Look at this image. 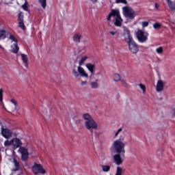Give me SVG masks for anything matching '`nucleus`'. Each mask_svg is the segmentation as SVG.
Segmentation results:
<instances>
[{"instance_id":"nucleus-44","label":"nucleus","mask_w":175,"mask_h":175,"mask_svg":"<svg viewBox=\"0 0 175 175\" xmlns=\"http://www.w3.org/2000/svg\"><path fill=\"white\" fill-rule=\"evenodd\" d=\"M90 1H91V2H96V1L98 0H90Z\"/></svg>"},{"instance_id":"nucleus-34","label":"nucleus","mask_w":175,"mask_h":175,"mask_svg":"<svg viewBox=\"0 0 175 175\" xmlns=\"http://www.w3.org/2000/svg\"><path fill=\"white\" fill-rule=\"evenodd\" d=\"M4 146L5 147H8V146H13V144H12V139L9 141V140H6L4 142Z\"/></svg>"},{"instance_id":"nucleus-1","label":"nucleus","mask_w":175,"mask_h":175,"mask_svg":"<svg viewBox=\"0 0 175 175\" xmlns=\"http://www.w3.org/2000/svg\"><path fill=\"white\" fill-rule=\"evenodd\" d=\"M88 59V56H82L78 61L79 66H77V68H72V73L75 79H77V77L79 76L81 77H85V79H88V73L83 67H81L83 65H84V64H85V61H87Z\"/></svg>"},{"instance_id":"nucleus-25","label":"nucleus","mask_w":175,"mask_h":175,"mask_svg":"<svg viewBox=\"0 0 175 175\" xmlns=\"http://www.w3.org/2000/svg\"><path fill=\"white\" fill-rule=\"evenodd\" d=\"M38 3L42 6V9H46V6H47V0H38Z\"/></svg>"},{"instance_id":"nucleus-4","label":"nucleus","mask_w":175,"mask_h":175,"mask_svg":"<svg viewBox=\"0 0 175 175\" xmlns=\"http://www.w3.org/2000/svg\"><path fill=\"white\" fill-rule=\"evenodd\" d=\"M123 16L127 20H135L137 16H139V12L135 11L132 8L126 5L122 8Z\"/></svg>"},{"instance_id":"nucleus-8","label":"nucleus","mask_w":175,"mask_h":175,"mask_svg":"<svg viewBox=\"0 0 175 175\" xmlns=\"http://www.w3.org/2000/svg\"><path fill=\"white\" fill-rule=\"evenodd\" d=\"M136 36L140 43H144L148 40V33L144 31L143 30H138Z\"/></svg>"},{"instance_id":"nucleus-42","label":"nucleus","mask_w":175,"mask_h":175,"mask_svg":"<svg viewBox=\"0 0 175 175\" xmlns=\"http://www.w3.org/2000/svg\"><path fill=\"white\" fill-rule=\"evenodd\" d=\"M2 90H0V102H2Z\"/></svg>"},{"instance_id":"nucleus-9","label":"nucleus","mask_w":175,"mask_h":175,"mask_svg":"<svg viewBox=\"0 0 175 175\" xmlns=\"http://www.w3.org/2000/svg\"><path fill=\"white\" fill-rule=\"evenodd\" d=\"M126 42L129 46V49L131 53L136 54L139 51V47L137 46V44H136V42H135V40H133V38Z\"/></svg>"},{"instance_id":"nucleus-18","label":"nucleus","mask_w":175,"mask_h":175,"mask_svg":"<svg viewBox=\"0 0 175 175\" xmlns=\"http://www.w3.org/2000/svg\"><path fill=\"white\" fill-rule=\"evenodd\" d=\"M10 110H11V111H16V110H18V108L17 107V102H16V100H11Z\"/></svg>"},{"instance_id":"nucleus-22","label":"nucleus","mask_w":175,"mask_h":175,"mask_svg":"<svg viewBox=\"0 0 175 175\" xmlns=\"http://www.w3.org/2000/svg\"><path fill=\"white\" fill-rule=\"evenodd\" d=\"M124 173H125V170L120 166H117L114 175H122Z\"/></svg>"},{"instance_id":"nucleus-5","label":"nucleus","mask_w":175,"mask_h":175,"mask_svg":"<svg viewBox=\"0 0 175 175\" xmlns=\"http://www.w3.org/2000/svg\"><path fill=\"white\" fill-rule=\"evenodd\" d=\"M10 51L13 53V54H18L20 50V47L18 46V40L17 38L14 37L13 35L10 36Z\"/></svg>"},{"instance_id":"nucleus-46","label":"nucleus","mask_w":175,"mask_h":175,"mask_svg":"<svg viewBox=\"0 0 175 175\" xmlns=\"http://www.w3.org/2000/svg\"><path fill=\"white\" fill-rule=\"evenodd\" d=\"M122 140H124V138H122Z\"/></svg>"},{"instance_id":"nucleus-7","label":"nucleus","mask_w":175,"mask_h":175,"mask_svg":"<svg viewBox=\"0 0 175 175\" xmlns=\"http://www.w3.org/2000/svg\"><path fill=\"white\" fill-rule=\"evenodd\" d=\"M32 172L34 174H46L47 172L43 167L42 164L35 163L32 166Z\"/></svg>"},{"instance_id":"nucleus-29","label":"nucleus","mask_w":175,"mask_h":175,"mask_svg":"<svg viewBox=\"0 0 175 175\" xmlns=\"http://www.w3.org/2000/svg\"><path fill=\"white\" fill-rule=\"evenodd\" d=\"M18 21H24V14L23 12H20L18 14Z\"/></svg>"},{"instance_id":"nucleus-3","label":"nucleus","mask_w":175,"mask_h":175,"mask_svg":"<svg viewBox=\"0 0 175 175\" xmlns=\"http://www.w3.org/2000/svg\"><path fill=\"white\" fill-rule=\"evenodd\" d=\"M82 118L85 121V128L88 129V131H94V129L98 128V123L92 118L90 114L83 113Z\"/></svg>"},{"instance_id":"nucleus-40","label":"nucleus","mask_w":175,"mask_h":175,"mask_svg":"<svg viewBox=\"0 0 175 175\" xmlns=\"http://www.w3.org/2000/svg\"><path fill=\"white\" fill-rule=\"evenodd\" d=\"M75 124H77V125H79V124H81V120L77 119L75 121Z\"/></svg>"},{"instance_id":"nucleus-35","label":"nucleus","mask_w":175,"mask_h":175,"mask_svg":"<svg viewBox=\"0 0 175 175\" xmlns=\"http://www.w3.org/2000/svg\"><path fill=\"white\" fill-rule=\"evenodd\" d=\"M116 3H124V5H127L128 1H126V0H116Z\"/></svg>"},{"instance_id":"nucleus-21","label":"nucleus","mask_w":175,"mask_h":175,"mask_svg":"<svg viewBox=\"0 0 175 175\" xmlns=\"http://www.w3.org/2000/svg\"><path fill=\"white\" fill-rule=\"evenodd\" d=\"M100 167L101 168V170L103 172H104L105 173H107V172H110L111 167L109 165L100 164Z\"/></svg>"},{"instance_id":"nucleus-31","label":"nucleus","mask_w":175,"mask_h":175,"mask_svg":"<svg viewBox=\"0 0 175 175\" xmlns=\"http://www.w3.org/2000/svg\"><path fill=\"white\" fill-rule=\"evenodd\" d=\"M119 81H120L123 87H128V83L126 82V80H125V79L122 78Z\"/></svg>"},{"instance_id":"nucleus-17","label":"nucleus","mask_w":175,"mask_h":175,"mask_svg":"<svg viewBox=\"0 0 175 175\" xmlns=\"http://www.w3.org/2000/svg\"><path fill=\"white\" fill-rule=\"evenodd\" d=\"M85 68L90 72V73H91V75H94V72H95V64L92 63H87L85 64Z\"/></svg>"},{"instance_id":"nucleus-45","label":"nucleus","mask_w":175,"mask_h":175,"mask_svg":"<svg viewBox=\"0 0 175 175\" xmlns=\"http://www.w3.org/2000/svg\"><path fill=\"white\" fill-rule=\"evenodd\" d=\"M0 49H1L2 50H4V48L2 47V45H0Z\"/></svg>"},{"instance_id":"nucleus-15","label":"nucleus","mask_w":175,"mask_h":175,"mask_svg":"<svg viewBox=\"0 0 175 175\" xmlns=\"http://www.w3.org/2000/svg\"><path fill=\"white\" fill-rule=\"evenodd\" d=\"M23 146V142H21V139L18 138H13L12 139V147L13 148H18V147H21Z\"/></svg>"},{"instance_id":"nucleus-39","label":"nucleus","mask_w":175,"mask_h":175,"mask_svg":"<svg viewBox=\"0 0 175 175\" xmlns=\"http://www.w3.org/2000/svg\"><path fill=\"white\" fill-rule=\"evenodd\" d=\"M142 28H146V27H148V22L144 21L142 23Z\"/></svg>"},{"instance_id":"nucleus-20","label":"nucleus","mask_w":175,"mask_h":175,"mask_svg":"<svg viewBox=\"0 0 175 175\" xmlns=\"http://www.w3.org/2000/svg\"><path fill=\"white\" fill-rule=\"evenodd\" d=\"M21 57L24 66H25V68H28V55L25 54H21Z\"/></svg>"},{"instance_id":"nucleus-19","label":"nucleus","mask_w":175,"mask_h":175,"mask_svg":"<svg viewBox=\"0 0 175 175\" xmlns=\"http://www.w3.org/2000/svg\"><path fill=\"white\" fill-rule=\"evenodd\" d=\"M81 33H76L72 36V40L76 43H80V40L81 39Z\"/></svg>"},{"instance_id":"nucleus-13","label":"nucleus","mask_w":175,"mask_h":175,"mask_svg":"<svg viewBox=\"0 0 175 175\" xmlns=\"http://www.w3.org/2000/svg\"><path fill=\"white\" fill-rule=\"evenodd\" d=\"M165 85H166V82L162 80H158L156 84V91L157 92H162L165 90Z\"/></svg>"},{"instance_id":"nucleus-27","label":"nucleus","mask_w":175,"mask_h":175,"mask_svg":"<svg viewBox=\"0 0 175 175\" xmlns=\"http://www.w3.org/2000/svg\"><path fill=\"white\" fill-rule=\"evenodd\" d=\"M21 8L25 12H28V8H29V5L28 4V2H27V1H25V3L21 5Z\"/></svg>"},{"instance_id":"nucleus-33","label":"nucleus","mask_w":175,"mask_h":175,"mask_svg":"<svg viewBox=\"0 0 175 175\" xmlns=\"http://www.w3.org/2000/svg\"><path fill=\"white\" fill-rule=\"evenodd\" d=\"M14 166L16 167V170H14L15 172L18 170V169H20V164L14 159Z\"/></svg>"},{"instance_id":"nucleus-11","label":"nucleus","mask_w":175,"mask_h":175,"mask_svg":"<svg viewBox=\"0 0 175 175\" xmlns=\"http://www.w3.org/2000/svg\"><path fill=\"white\" fill-rule=\"evenodd\" d=\"M18 151L21 154L22 161H27L28 159V157H29L28 149L25 147H21L18 149Z\"/></svg>"},{"instance_id":"nucleus-12","label":"nucleus","mask_w":175,"mask_h":175,"mask_svg":"<svg viewBox=\"0 0 175 175\" xmlns=\"http://www.w3.org/2000/svg\"><path fill=\"white\" fill-rule=\"evenodd\" d=\"M1 135L5 139H11L13 132L8 128H1Z\"/></svg>"},{"instance_id":"nucleus-32","label":"nucleus","mask_w":175,"mask_h":175,"mask_svg":"<svg viewBox=\"0 0 175 175\" xmlns=\"http://www.w3.org/2000/svg\"><path fill=\"white\" fill-rule=\"evenodd\" d=\"M18 27L21 29H25V26L24 25V21H18Z\"/></svg>"},{"instance_id":"nucleus-43","label":"nucleus","mask_w":175,"mask_h":175,"mask_svg":"<svg viewBox=\"0 0 175 175\" xmlns=\"http://www.w3.org/2000/svg\"><path fill=\"white\" fill-rule=\"evenodd\" d=\"M154 8H155L156 9H158V8H159V5H158V3H155V4H154Z\"/></svg>"},{"instance_id":"nucleus-36","label":"nucleus","mask_w":175,"mask_h":175,"mask_svg":"<svg viewBox=\"0 0 175 175\" xmlns=\"http://www.w3.org/2000/svg\"><path fill=\"white\" fill-rule=\"evenodd\" d=\"M121 132H122V128L118 129V130L114 134V137H117V136H118Z\"/></svg>"},{"instance_id":"nucleus-38","label":"nucleus","mask_w":175,"mask_h":175,"mask_svg":"<svg viewBox=\"0 0 175 175\" xmlns=\"http://www.w3.org/2000/svg\"><path fill=\"white\" fill-rule=\"evenodd\" d=\"M153 28H154V29H160L161 28V24L157 23H154L153 25Z\"/></svg>"},{"instance_id":"nucleus-24","label":"nucleus","mask_w":175,"mask_h":175,"mask_svg":"<svg viewBox=\"0 0 175 175\" xmlns=\"http://www.w3.org/2000/svg\"><path fill=\"white\" fill-rule=\"evenodd\" d=\"M168 4V6L170 8V9L172 11V12H175V3L172 2L170 0H166Z\"/></svg>"},{"instance_id":"nucleus-37","label":"nucleus","mask_w":175,"mask_h":175,"mask_svg":"<svg viewBox=\"0 0 175 175\" xmlns=\"http://www.w3.org/2000/svg\"><path fill=\"white\" fill-rule=\"evenodd\" d=\"M117 33H118V31H113V30L110 31L109 33L110 36H116V35H117Z\"/></svg>"},{"instance_id":"nucleus-26","label":"nucleus","mask_w":175,"mask_h":175,"mask_svg":"<svg viewBox=\"0 0 175 175\" xmlns=\"http://www.w3.org/2000/svg\"><path fill=\"white\" fill-rule=\"evenodd\" d=\"M90 87L94 90H96V88L99 87V83H98L96 81L92 82L90 83Z\"/></svg>"},{"instance_id":"nucleus-30","label":"nucleus","mask_w":175,"mask_h":175,"mask_svg":"<svg viewBox=\"0 0 175 175\" xmlns=\"http://www.w3.org/2000/svg\"><path fill=\"white\" fill-rule=\"evenodd\" d=\"M156 53L157 54H163V48L162 46H159L156 49Z\"/></svg>"},{"instance_id":"nucleus-2","label":"nucleus","mask_w":175,"mask_h":175,"mask_svg":"<svg viewBox=\"0 0 175 175\" xmlns=\"http://www.w3.org/2000/svg\"><path fill=\"white\" fill-rule=\"evenodd\" d=\"M111 17L113 18V23L116 27H121L122 25V18H121L119 10H112L107 16V21H110Z\"/></svg>"},{"instance_id":"nucleus-28","label":"nucleus","mask_w":175,"mask_h":175,"mask_svg":"<svg viewBox=\"0 0 175 175\" xmlns=\"http://www.w3.org/2000/svg\"><path fill=\"white\" fill-rule=\"evenodd\" d=\"M138 86L142 90V94H145L146 93V85L143 83H139V84H138Z\"/></svg>"},{"instance_id":"nucleus-6","label":"nucleus","mask_w":175,"mask_h":175,"mask_svg":"<svg viewBox=\"0 0 175 175\" xmlns=\"http://www.w3.org/2000/svg\"><path fill=\"white\" fill-rule=\"evenodd\" d=\"M112 147L118 154H125V144L121 139L114 141Z\"/></svg>"},{"instance_id":"nucleus-14","label":"nucleus","mask_w":175,"mask_h":175,"mask_svg":"<svg viewBox=\"0 0 175 175\" xmlns=\"http://www.w3.org/2000/svg\"><path fill=\"white\" fill-rule=\"evenodd\" d=\"M12 35L13 34H12L8 31H6L5 29H0V40H2V39H6V38L10 40V36H12Z\"/></svg>"},{"instance_id":"nucleus-41","label":"nucleus","mask_w":175,"mask_h":175,"mask_svg":"<svg viewBox=\"0 0 175 175\" xmlns=\"http://www.w3.org/2000/svg\"><path fill=\"white\" fill-rule=\"evenodd\" d=\"M87 81H82L81 83V85H87Z\"/></svg>"},{"instance_id":"nucleus-10","label":"nucleus","mask_w":175,"mask_h":175,"mask_svg":"<svg viewBox=\"0 0 175 175\" xmlns=\"http://www.w3.org/2000/svg\"><path fill=\"white\" fill-rule=\"evenodd\" d=\"M122 29V36L124 38L125 42H128L129 40L133 39L132 35H131V31L128 27H123Z\"/></svg>"},{"instance_id":"nucleus-16","label":"nucleus","mask_w":175,"mask_h":175,"mask_svg":"<svg viewBox=\"0 0 175 175\" xmlns=\"http://www.w3.org/2000/svg\"><path fill=\"white\" fill-rule=\"evenodd\" d=\"M113 161L116 165H120L124 162V159L121 157L120 154H116L113 156Z\"/></svg>"},{"instance_id":"nucleus-23","label":"nucleus","mask_w":175,"mask_h":175,"mask_svg":"<svg viewBox=\"0 0 175 175\" xmlns=\"http://www.w3.org/2000/svg\"><path fill=\"white\" fill-rule=\"evenodd\" d=\"M121 79H122V77L118 73H113L112 75V79L113 80V81H116V83L120 81Z\"/></svg>"}]
</instances>
